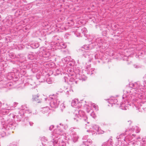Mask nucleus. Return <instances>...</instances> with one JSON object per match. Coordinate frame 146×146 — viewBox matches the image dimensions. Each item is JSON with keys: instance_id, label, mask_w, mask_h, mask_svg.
<instances>
[{"instance_id": "obj_1", "label": "nucleus", "mask_w": 146, "mask_h": 146, "mask_svg": "<svg viewBox=\"0 0 146 146\" xmlns=\"http://www.w3.org/2000/svg\"><path fill=\"white\" fill-rule=\"evenodd\" d=\"M130 86L132 87L134 91V93L131 94V96L129 97L128 95L124 94L123 98L126 100L130 106H132L133 108L136 110H139V111L145 112L146 111V108H144L145 104L144 102H146V97L144 95L141 94L142 92H146V85L143 86L139 82L131 83Z\"/></svg>"}, {"instance_id": "obj_2", "label": "nucleus", "mask_w": 146, "mask_h": 146, "mask_svg": "<svg viewBox=\"0 0 146 146\" xmlns=\"http://www.w3.org/2000/svg\"><path fill=\"white\" fill-rule=\"evenodd\" d=\"M81 106V103L78 101V99L74 100V110H75L74 112V122L76 123L82 119L88 123L89 122H88V117L85 115L84 112L79 110V108Z\"/></svg>"}, {"instance_id": "obj_3", "label": "nucleus", "mask_w": 146, "mask_h": 146, "mask_svg": "<svg viewBox=\"0 0 146 146\" xmlns=\"http://www.w3.org/2000/svg\"><path fill=\"white\" fill-rule=\"evenodd\" d=\"M57 129L54 130V132L52 134V139L54 140L55 138H57L58 137L57 135H64L65 133L62 129L64 128V129H66L68 128V126L67 125H64L60 123L59 124V125L57 126Z\"/></svg>"}, {"instance_id": "obj_4", "label": "nucleus", "mask_w": 146, "mask_h": 146, "mask_svg": "<svg viewBox=\"0 0 146 146\" xmlns=\"http://www.w3.org/2000/svg\"><path fill=\"white\" fill-rule=\"evenodd\" d=\"M58 98L57 96L54 95L49 97L48 101H50V105L51 108H55L58 107L59 102Z\"/></svg>"}, {"instance_id": "obj_5", "label": "nucleus", "mask_w": 146, "mask_h": 146, "mask_svg": "<svg viewBox=\"0 0 146 146\" xmlns=\"http://www.w3.org/2000/svg\"><path fill=\"white\" fill-rule=\"evenodd\" d=\"M77 27H74V30H76V31L74 32V35L78 37L82 36L83 35L84 36L86 35V33L87 32V31L85 28H84L81 29L80 27H78V29H76Z\"/></svg>"}, {"instance_id": "obj_6", "label": "nucleus", "mask_w": 146, "mask_h": 146, "mask_svg": "<svg viewBox=\"0 0 146 146\" xmlns=\"http://www.w3.org/2000/svg\"><path fill=\"white\" fill-rule=\"evenodd\" d=\"M49 145L52 146H66V143L62 140L60 141V139H55L54 140L51 141L49 143Z\"/></svg>"}, {"instance_id": "obj_7", "label": "nucleus", "mask_w": 146, "mask_h": 146, "mask_svg": "<svg viewBox=\"0 0 146 146\" xmlns=\"http://www.w3.org/2000/svg\"><path fill=\"white\" fill-rule=\"evenodd\" d=\"M15 124L12 123L11 122L5 123L3 125V127L2 128V131L6 134V132L5 131H8L10 130H11L14 129L15 128Z\"/></svg>"}, {"instance_id": "obj_8", "label": "nucleus", "mask_w": 146, "mask_h": 146, "mask_svg": "<svg viewBox=\"0 0 146 146\" xmlns=\"http://www.w3.org/2000/svg\"><path fill=\"white\" fill-rule=\"evenodd\" d=\"M3 21L5 25L10 26L12 25L14 21L11 16L9 15L7 16Z\"/></svg>"}, {"instance_id": "obj_9", "label": "nucleus", "mask_w": 146, "mask_h": 146, "mask_svg": "<svg viewBox=\"0 0 146 146\" xmlns=\"http://www.w3.org/2000/svg\"><path fill=\"white\" fill-rule=\"evenodd\" d=\"M129 131H131V132H133L134 131L136 133H138L140 132V129L139 127L136 126H132V128H130L129 129H126L125 131V134H127L126 133Z\"/></svg>"}, {"instance_id": "obj_10", "label": "nucleus", "mask_w": 146, "mask_h": 146, "mask_svg": "<svg viewBox=\"0 0 146 146\" xmlns=\"http://www.w3.org/2000/svg\"><path fill=\"white\" fill-rule=\"evenodd\" d=\"M50 109L48 107H44L41 108L40 112L44 114H45V116H48L49 115V114Z\"/></svg>"}, {"instance_id": "obj_11", "label": "nucleus", "mask_w": 146, "mask_h": 146, "mask_svg": "<svg viewBox=\"0 0 146 146\" xmlns=\"http://www.w3.org/2000/svg\"><path fill=\"white\" fill-rule=\"evenodd\" d=\"M88 135H86L84 136L82 138L83 143L86 144L91 145L92 143V141L90 139H88Z\"/></svg>"}, {"instance_id": "obj_12", "label": "nucleus", "mask_w": 146, "mask_h": 146, "mask_svg": "<svg viewBox=\"0 0 146 146\" xmlns=\"http://www.w3.org/2000/svg\"><path fill=\"white\" fill-rule=\"evenodd\" d=\"M90 66H86L85 67L86 71H87L88 74H90L92 75V74L95 73L94 71L95 69L93 68H90Z\"/></svg>"}, {"instance_id": "obj_13", "label": "nucleus", "mask_w": 146, "mask_h": 146, "mask_svg": "<svg viewBox=\"0 0 146 146\" xmlns=\"http://www.w3.org/2000/svg\"><path fill=\"white\" fill-rule=\"evenodd\" d=\"M135 135H136L134 134H133L131 135V134H130L125 137L124 139H123V140L126 142L130 141V142L133 140V137H135Z\"/></svg>"}, {"instance_id": "obj_14", "label": "nucleus", "mask_w": 146, "mask_h": 146, "mask_svg": "<svg viewBox=\"0 0 146 146\" xmlns=\"http://www.w3.org/2000/svg\"><path fill=\"white\" fill-rule=\"evenodd\" d=\"M117 99H115V98L112 97L110 98L108 100V102L109 104L108 106H110L111 105V106H113V104H115V103L117 102Z\"/></svg>"}, {"instance_id": "obj_15", "label": "nucleus", "mask_w": 146, "mask_h": 146, "mask_svg": "<svg viewBox=\"0 0 146 146\" xmlns=\"http://www.w3.org/2000/svg\"><path fill=\"white\" fill-rule=\"evenodd\" d=\"M32 100L33 101H35L38 103H40L41 102L42 99L39 97L38 95H33V96Z\"/></svg>"}, {"instance_id": "obj_16", "label": "nucleus", "mask_w": 146, "mask_h": 146, "mask_svg": "<svg viewBox=\"0 0 146 146\" xmlns=\"http://www.w3.org/2000/svg\"><path fill=\"white\" fill-rule=\"evenodd\" d=\"M21 109L22 110H25V112L27 113H33V114H36L37 113L36 111L35 113L31 111L27 107V106L26 105H24L22 106Z\"/></svg>"}, {"instance_id": "obj_17", "label": "nucleus", "mask_w": 146, "mask_h": 146, "mask_svg": "<svg viewBox=\"0 0 146 146\" xmlns=\"http://www.w3.org/2000/svg\"><path fill=\"white\" fill-rule=\"evenodd\" d=\"M9 112V109L2 108L0 110V117H2L3 115L7 114Z\"/></svg>"}, {"instance_id": "obj_18", "label": "nucleus", "mask_w": 146, "mask_h": 146, "mask_svg": "<svg viewBox=\"0 0 146 146\" xmlns=\"http://www.w3.org/2000/svg\"><path fill=\"white\" fill-rule=\"evenodd\" d=\"M74 72L75 75L74 78L76 79L78 78L80 80H81V78L80 74V70L78 68V67L74 71Z\"/></svg>"}, {"instance_id": "obj_19", "label": "nucleus", "mask_w": 146, "mask_h": 146, "mask_svg": "<svg viewBox=\"0 0 146 146\" xmlns=\"http://www.w3.org/2000/svg\"><path fill=\"white\" fill-rule=\"evenodd\" d=\"M43 50L42 52V56L44 58H47L50 56V52L47 50H44V49H42Z\"/></svg>"}, {"instance_id": "obj_20", "label": "nucleus", "mask_w": 146, "mask_h": 146, "mask_svg": "<svg viewBox=\"0 0 146 146\" xmlns=\"http://www.w3.org/2000/svg\"><path fill=\"white\" fill-rule=\"evenodd\" d=\"M125 136L124 133H121L120 134L119 136L116 137V139L118 140V141H123V139H124V137Z\"/></svg>"}, {"instance_id": "obj_21", "label": "nucleus", "mask_w": 146, "mask_h": 146, "mask_svg": "<svg viewBox=\"0 0 146 146\" xmlns=\"http://www.w3.org/2000/svg\"><path fill=\"white\" fill-rule=\"evenodd\" d=\"M68 79L69 80L68 82V84L71 85L73 84V78L72 77H70V76H72V74H69L68 75Z\"/></svg>"}, {"instance_id": "obj_22", "label": "nucleus", "mask_w": 146, "mask_h": 146, "mask_svg": "<svg viewBox=\"0 0 146 146\" xmlns=\"http://www.w3.org/2000/svg\"><path fill=\"white\" fill-rule=\"evenodd\" d=\"M99 127L98 125H95L93 124L92 125V128L94 130H95L94 132H97L98 131H99Z\"/></svg>"}, {"instance_id": "obj_23", "label": "nucleus", "mask_w": 146, "mask_h": 146, "mask_svg": "<svg viewBox=\"0 0 146 146\" xmlns=\"http://www.w3.org/2000/svg\"><path fill=\"white\" fill-rule=\"evenodd\" d=\"M22 13V10L21 9H19L17 10L15 13V15L16 17H18V16L21 15Z\"/></svg>"}, {"instance_id": "obj_24", "label": "nucleus", "mask_w": 146, "mask_h": 146, "mask_svg": "<svg viewBox=\"0 0 146 146\" xmlns=\"http://www.w3.org/2000/svg\"><path fill=\"white\" fill-rule=\"evenodd\" d=\"M39 46V44L38 43H34L31 44V46L33 48H36Z\"/></svg>"}, {"instance_id": "obj_25", "label": "nucleus", "mask_w": 146, "mask_h": 146, "mask_svg": "<svg viewBox=\"0 0 146 146\" xmlns=\"http://www.w3.org/2000/svg\"><path fill=\"white\" fill-rule=\"evenodd\" d=\"M24 114V112H22V111L20 110L18 115L17 116V117L18 119H21L23 116Z\"/></svg>"}, {"instance_id": "obj_26", "label": "nucleus", "mask_w": 146, "mask_h": 146, "mask_svg": "<svg viewBox=\"0 0 146 146\" xmlns=\"http://www.w3.org/2000/svg\"><path fill=\"white\" fill-rule=\"evenodd\" d=\"M78 136L76 134V133H74V142H76L78 139Z\"/></svg>"}, {"instance_id": "obj_27", "label": "nucleus", "mask_w": 146, "mask_h": 146, "mask_svg": "<svg viewBox=\"0 0 146 146\" xmlns=\"http://www.w3.org/2000/svg\"><path fill=\"white\" fill-rule=\"evenodd\" d=\"M90 48V46L88 45H84L81 47V49L82 51H84V49L87 50L89 49Z\"/></svg>"}, {"instance_id": "obj_28", "label": "nucleus", "mask_w": 146, "mask_h": 146, "mask_svg": "<svg viewBox=\"0 0 146 146\" xmlns=\"http://www.w3.org/2000/svg\"><path fill=\"white\" fill-rule=\"evenodd\" d=\"M13 85V84L11 82H6L5 85L4 86L5 87H8L12 86Z\"/></svg>"}, {"instance_id": "obj_29", "label": "nucleus", "mask_w": 146, "mask_h": 146, "mask_svg": "<svg viewBox=\"0 0 146 146\" xmlns=\"http://www.w3.org/2000/svg\"><path fill=\"white\" fill-rule=\"evenodd\" d=\"M121 105L120 108V109H121L122 110H127V108L126 106H125V105L123 104H121V103L120 104Z\"/></svg>"}, {"instance_id": "obj_30", "label": "nucleus", "mask_w": 146, "mask_h": 146, "mask_svg": "<svg viewBox=\"0 0 146 146\" xmlns=\"http://www.w3.org/2000/svg\"><path fill=\"white\" fill-rule=\"evenodd\" d=\"M53 81V79L51 78H49L46 80V82L48 84H51Z\"/></svg>"}, {"instance_id": "obj_31", "label": "nucleus", "mask_w": 146, "mask_h": 146, "mask_svg": "<svg viewBox=\"0 0 146 146\" xmlns=\"http://www.w3.org/2000/svg\"><path fill=\"white\" fill-rule=\"evenodd\" d=\"M102 146H112L111 144H110L108 142H104Z\"/></svg>"}, {"instance_id": "obj_32", "label": "nucleus", "mask_w": 146, "mask_h": 146, "mask_svg": "<svg viewBox=\"0 0 146 146\" xmlns=\"http://www.w3.org/2000/svg\"><path fill=\"white\" fill-rule=\"evenodd\" d=\"M29 85V86H32V87L30 86V87L31 88H35V86L36 84L35 83L33 82L32 83V84H31L29 82L28 83Z\"/></svg>"}, {"instance_id": "obj_33", "label": "nucleus", "mask_w": 146, "mask_h": 146, "mask_svg": "<svg viewBox=\"0 0 146 146\" xmlns=\"http://www.w3.org/2000/svg\"><path fill=\"white\" fill-rule=\"evenodd\" d=\"M73 92V90L72 89H70L69 91L67 90L66 91V94L68 95L72 94Z\"/></svg>"}, {"instance_id": "obj_34", "label": "nucleus", "mask_w": 146, "mask_h": 146, "mask_svg": "<svg viewBox=\"0 0 146 146\" xmlns=\"http://www.w3.org/2000/svg\"><path fill=\"white\" fill-rule=\"evenodd\" d=\"M86 56H84L85 57H88V58H90V59H89V61L90 62H91V61L92 60V58H91V57H92V55H86Z\"/></svg>"}, {"instance_id": "obj_35", "label": "nucleus", "mask_w": 146, "mask_h": 146, "mask_svg": "<svg viewBox=\"0 0 146 146\" xmlns=\"http://www.w3.org/2000/svg\"><path fill=\"white\" fill-rule=\"evenodd\" d=\"M92 107L95 108L96 110H98V106L94 104H92Z\"/></svg>"}, {"instance_id": "obj_36", "label": "nucleus", "mask_w": 146, "mask_h": 146, "mask_svg": "<svg viewBox=\"0 0 146 146\" xmlns=\"http://www.w3.org/2000/svg\"><path fill=\"white\" fill-rule=\"evenodd\" d=\"M28 57V58L30 60H32L33 59V55L32 54H29Z\"/></svg>"}, {"instance_id": "obj_37", "label": "nucleus", "mask_w": 146, "mask_h": 146, "mask_svg": "<svg viewBox=\"0 0 146 146\" xmlns=\"http://www.w3.org/2000/svg\"><path fill=\"white\" fill-rule=\"evenodd\" d=\"M101 39L100 38H98L95 40L96 42L97 43H100L101 42Z\"/></svg>"}, {"instance_id": "obj_38", "label": "nucleus", "mask_w": 146, "mask_h": 146, "mask_svg": "<svg viewBox=\"0 0 146 146\" xmlns=\"http://www.w3.org/2000/svg\"><path fill=\"white\" fill-rule=\"evenodd\" d=\"M146 142V138H143L141 143L142 144H144Z\"/></svg>"}, {"instance_id": "obj_39", "label": "nucleus", "mask_w": 146, "mask_h": 146, "mask_svg": "<svg viewBox=\"0 0 146 146\" xmlns=\"http://www.w3.org/2000/svg\"><path fill=\"white\" fill-rule=\"evenodd\" d=\"M130 143H131V144L134 145L137 144L136 141H135L134 139L130 142Z\"/></svg>"}, {"instance_id": "obj_40", "label": "nucleus", "mask_w": 146, "mask_h": 146, "mask_svg": "<svg viewBox=\"0 0 146 146\" xmlns=\"http://www.w3.org/2000/svg\"><path fill=\"white\" fill-rule=\"evenodd\" d=\"M41 140L42 141H43L44 142L47 141V139L44 137H42Z\"/></svg>"}, {"instance_id": "obj_41", "label": "nucleus", "mask_w": 146, "mask_h": 146, "mask_svg": "<svg viewBox=\"0 0 146 146\" xmlns=\"http://www.w3.org/2000/svg\"><path fill=\"white\" fill-rule=\"evenodd\" d=\"M9 56L10 57L12 58H13L15 57V56L14 54L13 53H10L9 54Z\"/></svg>"}, {"instance_id": "obj_42", "label": "nucleus", "mask_w": 146, "mask_h": 146, "mask_svg": "<svg viewBox=\"0 0 146 146\" xmlns=\"http://www.w3.org/2000/svg\"><path fill=\"white\" fill-rule=\"evenodd\" d=\"M91 116H92L94 118H95L96 117V115L93 112H92V113L90 114Z\"/></svg>"}, {"instance_id": "obj_43", "label": "nucleus", "mask_w": 146, "mask_h": 146, "mask_svg": "<svg viewBox=\"0 0 146 146\" xmlns=\"http://www.w3.org/2000/svg\"><path fill=\"white\" fill-rule=\"evenodd\" d=\"M29 124H30V125H31V126H33V123L31 122H29V121H27V124L26 125H27Z\"/></svg>"}, {"instance_id": "obj_44", "label": "nucleus", "mask_w": 146, "mask_h": 146, "mask_svg": "<svg viewBox=\"0 0 146 146\" xmlns=\"http://www.w3.org/2000/svg\"><path fill=\"white\" fill-rule=\"evenodd\" d=\"M98 133L100 134H102L104 133V131L103 130H100L99 129V131H97Z\"/></svg>"}, {"instance_id": "obj_45", "label": "nucleus", "mask_w": 146, "mask_h": 146, "mask_svg": "<svg viewBox=\"0 0 146 146\" xmlns=\"http://www.w3.org/2000/svg\"><path fill=\"white\" fill-rule=\"evenodd\" d=\"M89 145L87 144H85V143H83L81 144L80 146H88Z\"/></svg>"}, {"instance_id": "obj_46", "label": "nucleus", "mask_w": 146, "mask_h": 146, "mask_svg": "<svg viewBox=\"0 0 146 146\" xmlns=\"http://www.w3.org/2000/svg\"><path fill=\"white\" fill-rule=\"evenodd\" d=\"M62 45L61 47L62 48H66V46L65 44L64 43H62Z\"/></svg>"}, {"instance_id": "obj_47", "label": "nucleus", "mask_w": 146, "mask_h": 146, "mask_svg": "<svg viewBox=\"0 0 146 146\" xmlns=\"http://www.w3.org/2000/svg\"><path fill=\"white\" fill-rule=\"evenodd\" d=\"M54 125H51L49 127V130L51 131L54 127Z\"/></svg>"}, {"instance_id": "obj_48", "label": "nucleus", "mask_w": 146, "mask_h": 146, "mask_svg": "<svg viewBox=\"0 0 146 146\" xmlns=\"http://www.w3.org/2000/svg\"><path fill=\"white\" fill-rule=\"evenodd\" d=\"M87 131V132H90L91 133L92 135H93V134H94L95 133H94V132H93L92 130H88Z\"/></svg>"}, {"instance_id": "obj_49", "label": "nucleus", "mask_w": 146, "mask_h": 146, "mask_svg": "<svg viewBox=\"0 0 146 146\" xmlns=\"http://www.w3.org/2000/svg\"><path fill=\"white\" fill-rule=\"evenodd\" d=\"M8 146H16V145L13 143H11Z\"/></svg>"}, {"instance_id": "obj_50", "label": "nucleus", "mask_w": 146, "mask_h": 146, "mask_svg": "<svg viewBox=\"0 0 146 146\" xmlns=\"http://www.w3.org/2000/svg\"><path fill=\"white\" fill-rule=\"evenodd\" d=\"M48 98H48H44V100H45V101H46L47 100V99L48 100Z\"/></svg>"}, {"instance_id": "obj_51", "label": "nucleus", "mask_w": 146, "mask_h": 146, "mask_svg": "<svg viewBox=\"0 0 146 146\" xmlns=\"http://www.w3.org/2000/svg\"><path fill=\"white\" fill-rule=\"evenodd\" d=\"M86 111L88 113V112H89V111H90V110L88 109H86Z\"/></svg>"}, {"instance_id": "obj_52", "label": "nucleus", "mask_w": 146, "mask_h": 146, "mask_svg": "<svg viewBox=\"0 0 146 146\" xmlns=\"http://www.w3.org/2000/svg\"><path fill=\"white\" fill-rule=\"evenodd\" d=\"M140 137H138L136 139H135L136 140H137V139H140Z\"/></svg>"}, {"instance_id": "obj_53", "label": "nucleus", "mask_w": 146, "mask_h": 146, "mask_svg": "<svg viewBox=\"0 0 146 146\" xmlns=\"http://www.w3.org/2000/svg\"><path fill=\"white\" fill-rule=\"evenodd\" d=\"M134 66L135 68H138V66H137L136 65H134Z\"/></svg>"}, {"instance_id": "obj_54", "label": "nucleus", "mask_w": 146, "mask_h": 146, "mask_svg": "<svg viewBox=\"0 0 146 146\" xmlns=\"http://www.w3.org/2000/svg\"><path fill=\"white\" fill-rule=\"evenodd\" d=\"M2 105V104L1 102L0 101V107H1Z\"/></svg>"}, {"instance_id": "obj_55", "label": "nucleus", "mask_w": 146, "mask_h": 146, "mask_svg": "<svg viewBox=\"0 0 146 146\" xmlns=\"http://www.w3.org/2000/svg\"><path fill=\"white\" fill-rule=\"evenodd\" d=\"M2 46V44L0 42V48Z\"/></svg>"}, {"instance_id": "obj_56", "label": "nucleus", "mask_w": 146, "mask_h": 146, "mask_svg": "<svg viewBox=\"0 0 146 146\" xmlns=\"http://www.w3.org/2000/svg\"><path fill=\"white\" fill-rule=\"evenodd\" d=\"M65 78H66V77H64V81L65 82H66V80Z\"/></svg>"}, {"instance_id": "obj_57", "label": "nucleus", "mask_w": 146, "mask_h": 146, "mask_svg": "<svg viewBox=\"0 0 146 146\" xmlns=\"http://www.w3.org/2000/svg\"><path fill=\"white\" fill-rule=\"evenodd\" d=\"M22 55L21 54H20L19 55V56L20 57H21V56H22Z\"/></svg>"}, {"instance_id": "obj_58", "label": "nucleus", "mask_w": 146, "mask_h": 146, "mask_svg": "<svg viewBox=\"0 0 146 146\" xmlns=\"http://www.w3.org/2000/svg\"><path fill=\"white\" fill-rule=\"evenodd\" d=\"M86 79H86H83L82 80H85Z\"/></svg>"}, {"instance_id": "obj_59", "label": "nucleus", "mask_w": 146, "mask_h": 146, "mask_svg": "<svg viewBox=\"0 0 146 146\" xmlns=\"http://www.w3.org/2000/svg\"><path fill=\"white\" fill-rule=\"evenodd\" d=\"M144 77L146 78V74L145 75Z\"/></svg>"}, {"instance_id": "obj_60", "label": "nucleus", "mask_w": 146, "mask_h": 146, "mask_svg": "<svg viewBox=\"0 0 146 146\" xmlns=\"http://www.w3.org/2000/svg\"><path fill=\"white\" fill-rule=\"evenodd\" d=\"M2 37H1L0 36V40L1 39Z\"/></svg>"}, {"instance_id": "obj_61", "label": "nucleus", "mask_w": 146, "mask_h": 146, "mask_svg": "<svg viewBox=\"0 0 146 146\" xmlns=\"http://www.w3.org/2000/svg\"><path fill=\"white\" fill-rule=\"evenodd\" d=\"M12 77H11L10 78V79H12Z\"/></svg>"}, {"instance_id": "obj_62", "label": "nucleus", "mask_w": 146, "mask_h": 146, "mask_svg": "<svg viewBox=\"0 0 146 146\" xmlns=\"http://www.w3.org/2000/svg\"><path fill=\"white\" fill-rule=\"evenodd\" d=\"M77 81H75V82L76 83V84H77Z\"/></svg>"}, {"instance_id": "obj_63", "label": "nucleus", "mask_w": 146, "mask_h": 146, "mask_svg": "<svg viewBox=\"0 0 146 146\" xmlns=\"http://www.w3.org/2000/svg\"><path fill=\"white\" fill-rule=\"evenodd\" d=\"M30 81H29L30 82H31L32 81V80H30Z\"/></svg>"}, {"instance_id": "obj_64", "label": "nucleus", "mask_w": 146, "mask_h": 146, "mask_svg": "<svg viewBox=\"0 0 146 146\" xmlns=\"http://www.w3.org/2000/svg\"><path fill=\"white\" fill-rule=\"evenodd\" d=\"M93 56L95 57V58H96V56H94V55H93Z\"/></svg>"}]
</instances>
